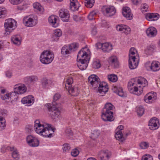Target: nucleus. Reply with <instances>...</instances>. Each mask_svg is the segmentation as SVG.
Masks as SVG:
<instances>
[{
	"label": "nucleus",
	"mask_w": 160,
	"mask_h": 160,
	"mask_svg": "<svg viewBox=\"0 0 160 160\" xmlns=\"http://www.w3.org/2000/svg\"><path fill=\"white\" fill-rule=\"evenodd\" d=\"M108 80L112 82H116L118 80L117 76L114 74H112L111 75H109L108 77Z\"/></svg>",
	"instance_id": "nucleus-43"
},
{
	"label": "nucleus",
	"mask_w": 160,
	"mask_h": 160,
	"mask_svg": "<svg viewBox=\"0 0 160 160\" xmlns=\"http://www.w3.org/2000/svg\"><path fill=\"white\" fill-rule=\"evenodd\" d=\"M84 49L88 50L87 48H82L80 51L77 55V65L81 70H85L87 67L90 57Z\"/></svg>",
	"instance_id": "nucleus-2"
},
{
	"label": "nucleus",
	"mask_w": 160,
	"mask_h": 160,
	"mask_svg": "<svg viewBox=\"0 0 160 160\" xmlns=\"http://www.w3.org/2000/svg\"><path fill=\"white\" fill-rule=\"evenodd\" d=\"M14 90L18 94H21L26 92L27 88L24 84L18 83L14 86Z\"/></svg>",
	"instance_id": "nucleus-11"
},
{
	"label": "nucleus",
	"mask_w": 160,
	"mask_h": 160,
	"mask_svg": "<svg viewBox=\"0 0 160 160\" xmlns=\"http://www.w3.org/2000/svg\"><path fill=\"white\" fill-rule=\"evenodd\" d=\"M140 146L141 148L145 149L148 146V144L146 142H142L140 144Z\"/></svg>",
	"instance_id": "nucleus-63"
},
{
	"label": "nucleus",
	"mask_w": 160,
	"mask_h": 160,
	"mask_svg": "<svg viewBox=\"0 0 160 160\" xmlns=\"http://www.w3.org/2000/svg\"><path fill=\"white\" fill-rule=\"evenodd\" d=\"M99 134V132L98 130H94L92 133L90 138L93 140H95L98 138Z\"/></svg>",
	"instance_id": "nucleus-42"
},
{
	"label": "nucleus",
	"mask_w": 160,
	"mask_h": 160,
	"mask_svg": "<svg viewBox=\"0 0 160 160\" xmlns=\"http://www.w3.org/2000/svg\"><path fill=\"white\" fill-rule=\"evenodd\" d=\"M60 17L62 20L64 22H68L69 20L70 15L69 11L66 9H61L59 12Z\"/></svg>",
	"instance_id": "nucleus-12"
},
{
	"label": "nucleus",
	"mask_w": 160,
	"mask_h": 160,
	"mask_svg": "<svg viewBox=\"0 0 160 160\" xmlns=\"http://www.w3.org/2000/svg\"><path fill=\"white\" fill-rule=\"evenodd\" d=\"M16 21L13 19L10 18L6 20L4 23V35L7 36L10 34L16 28Z\"/></svg>",
	"instance_id": "nucleus-4"
},
{
	"label": "nucleus",
	"mask_w": 160,
	"mask_h": 160,
	"mask_svg": "<svg viewBox=\"0 0 160 160\" xmlns=\"http://www.w3.org/2000/svg\"><path fill=\"white\" fill-rule=\"evenodd\" d=\"M12 157L15 159L16 160H18L19 159V154L16 150H14L12 153Z\"/></svg>",
	"instance_id": "nucleus-50"
},
{
	"label": "nucleus",
	"mask_w": 160,
	"mask_h": 160,
	"mask_svg": "<svg viewBox=\"0 0 160 160\" xmlns=\"http://www.w3.org/2000/svg\"><path fill=\"white\" fill-rule=\"evenodd\" d=\"M65 134L68 136L70 137L73 135L72 132L70 128H68L66 130Z\"/></svg>",
	"instance_id": "nucleus-54"
},
{
	"label": "nucleus",
	"mask_w": 160,
	"mask_h": 160,
	"mask_svg": "<svg viewBox=\"0 0 160 160\" xmlns=\"http://www.w3.org/2000/svg\"><path fill=\"white\" fill-rule=\"evenodd\" d=\"M112 49V45L110 43L106 42L103 43L102 50L104 52H108Z\"/></svg>",
	"instance_id": "nucleus-29"
},
{
	"label": "nucleus",
	"mask_w": 160,
	"mask_h": 160,
	"mask_svg": "<svg viewBox=\"0 0 160 160\" xmlns=\"http://www.w3.org/2000/svg\"><path fill=\"white\" fill-rule=\"evenodd\" d=\"M79 44L77 42L72 43L69 45H64L62 48L61 53L63 55L69 54L77 50Z\"/></svg>",
	"instance_id": "nucleus-5"
},
{
	"label": "nucleus",
	"mask_w": 160,
	"mask_h": 160,
	"mask_svg": "<svg viewBox=\"0 0 160 160\" xmlns=\"http://www.w3.org/2000/svg\"><path fill=\"white\" fill-rule=\"evenodd\" d=\"M50 104L48 103L47 107L48 108L49 114L53 119H56L58 118L60 114V111L56 107H51Z\"/></svg>",
	"instance_id": "nucleus-7"
},
{
	"label": "nucleus",
	"mask_w": 160,
	"mask_h": 160,
	"mask_svg": "<svg viewBox=\"0 0 160 160\" xmlns=\"http://www.w3.org/2000/svg\"><path fill=\"white\" fill-rule=\"evenodd\" d=\"M23 22L26 26L28 27H33L37 23V21L35 19H33L29 16L25 17L23 19Z\"/></svg>",
	"instance_id": "nucleus-9"
},
{
	"label": "nucleus",
	"mask_w": 160,
	"mask_h": 160,
	"mask_svg": "<svg viewBox=\"0 0 160 160\" xmlns=\"http://www.w3.org/2000/svg\"><path fill=\"white\" fill-rule=\"evenodd\" d=\"M147 35L149 37H153L157 34V29L154 27H151L148 28L146 31Z\"/></svg>",
	"instance_id": "nucleus-25"
},
{
	"label": "nucleus",
	"mask_w": 160,
	"mask_h": 160,
	"mask_svg": "<svg viewBox=\"0 0 160 160\" xmlns=\"http://www.w3.org/2000/svg\"><path fill=\"white\" fill-rule=\"evenodd\" d=\"M79 153V151L76 149H75L72 150L71 152V154L72 155L73 157L77 156Z\"/></svg>",
	"instance_id": "nucleus-53"
},
{
	"label": "nucleus",
	"mask_w": 160,
	"mask_h": 160,
	"mask_svg": "<svg viewBox=\"0 0 160 160\" xmlns=\"http://www.w3.org/2000/svg\"><path fill=\"white\" fill-rule=\"evenodd\" d=\"M33 126L31 125H27L26 126V131L29 133L33 131Z\"/></svg>",
	"instance_id": "nucleus-59"
},
{
	"label": "nucleus",
	"mask_w": 160,
	"mask_h": 160,
	"mask_svg": "<svg viewBox=\"0 0 160 160\" xmlns=\"http://www.w3.org/2000/svg\"><path fill=\"white\" fill-rule=\"evenodd\" d=\"M61 97V95L59 94L56 93L53 96V101L52 102V104L53 106H56L58 105V103L56 101L58 100Z\"/></svg>",
	"instance_id": "nucleus-38"
},
{
	"label": "nucleus",
	"mask_w": 160,
	"mask_h": 160,
	"mask_svg": "<svg viewBox=\"0 0 160 160\" xmlns=\"http://www.w3.org/2000/svg\"><path fill=\"white\" fill-rule=\"evenodd\" d=\"M42 84L43 87H45L48 84V80L46 78H43L42 80Z\"/></svg>",
	"instance_id": "nucleus-56"
},
{
	"label": "nucleus",
	"mask_w": 160,
	"mask_h": 160,
	"mask_svg": "<svg viewBox=\"0 0 160 160\" xmlns=\"http://www.w3.org/2000/svg\"><path fill=\"white\" fill-rule=\"evenodd\" d=\"M6 126L5 120L2 117H0V130H2L4 129Z\"/></svg>",
	"instance_id": "nucleus-40"
},
{
	"label": "nucleus",
	"mask_w": 160,
	"mask_h": 160,
	"mask_svg": "<svg viewBox=\"0 0 160 160\" xmlns=\"http://www.w3.org/2000/svg\"><path fill=\"white\" fill-rule=\"evenodd\" d=\"M58 17L54 15L50 16L48 19L50 24L53 27L56 28L58 26L59 23L58 21Z\"/></svg>",
	"instance_id": "nucleus-20"
},
{
	"label": "nucleus",
	"mask_w": 160,
	"mask_h": 160,
	"mask_svg": "<svg viewBox=\"0 0 160 160\" xmlns=\"http://www.w3.org/2000/svg\"><path fill=\"white\" fill-rule=\"evenodd\" d=\"M136 52V50L134 48H131L129 50V59L130 60H133L134 61V59H137L135 56V52Z\"/></svg>",
	"instance_id": "nucleus-33"
},
{
	"label": "nucleus",
	"mask_w": 160,
	"mask_h": 160,
	"mask_svg": "<svg viewBox=\"0 0 160 160\" xmlns=\"http://www.w3.org/2000/svg\"><path fill=\"white\" fill-rule=\"evenodd\" d=\"M73 19L76 22H79L81 20V17L78 15H74L73 16Z\"/></svg>",
	"instance_id": "nucleus-57"
},
{
	"label": "nucleus",
	"mask_w": 160,
	"mask_h": 160,
	"mask_svg": "<svg viewBox=\"0 0 160 160\" xmlns=\"http://www.w3.org/2000/svg\"><path fill=\"white\" fill-rule=\"evenodd\" d=\"M17 92H13L9 93L10 98L12 100H17L18 98V96L17 95Z\"/></svg>",
	"instance_id": "nucleus-44"
},
{
	"label": "nucleus",
	"mask_w": 160,
	"mask_h": 160,
	"mask_svg": "<svg viewBox=\"0 0 160 160\" xmlns=\"http://www.w3.org/2000/svg\"><path fill=\"white\" fill-rule=\"evenodd\" d=\"M28 143L32 147H37L39 145V140L35 137L31 135L28 136L26 138Z\"/></svg>",
	"instance_id": "nucleus-10"
},
{
	"label": "nucleus",
	"mask_w": 160,
	"mask_h": 160,
	"mask_svg": "<svg viewBox=\"0 0 160 160\" xmlns=\"http://www.w3.org/2000/svg\"><path fill=\"white\" fill-rule=\"evenodd\" d=\"M100 83V79H99V80L94 82H93L92 83H91V84L94 88H96L98 87V85H99Z\"/></svg>",
	"instance_id": "nucleus-58"
},
{
	"label": "nucleus",
	"mask_w": 160,
	"mask_h": 160,
	"mask_svg": "<svg viewBox=\"0 0 160 160\" xmlns=\"http://www.w3.org/2000/svg\"><path fill=\"white\" fill-rule=\"evenodd\" d=\"M59 37H58L56 35H54V34H52L51 37L52 41L53 42H57L58 40Z\"/></svg>",
	"instance_id": "nucleus-60"
},
{
	"label": "nucleus",
	"mask_w": 160,
	"mask_h": 160,
	"mask_svg": "<svg viewBox=\"0 0 160 160\" xmlns=\"http://www.w3.org/2000/svg\"><path fill=\"white\" fill-rule=\"evenodd\" d=\"M38 80V78L35 76H31L24 78V81L27 84H30L37 82Z\"/></svg>",
	"instance_id": "nucleus-22"
},
{
	"label": "nucleus",
	"mask_w": 160,
	"mask_h": 160,
	"mask_svg": "<svg viewBox=\"0 0 160 160\" xmlns=\"http://www.w3.org/2000/svg\"><path fill=\"white\" fill-rule=\"evenodd\" d=\"M23 0H9L10 3L13 5H18L21 3Z\"/></svg>",
	"instance_id": "nucleus-51"
},
{
	"label": "nucleus",
	"mask_w": 160,
	"mask_h": 160,
	"mask_svg": "<svg viewBox=\"0 0 160 160\" xmlns=\"http://www.w3.org/2000/svg\"><path fill=\"white\" fill-rule=\"evenodd\" d=\"M66 82L65 86L67 85V86H71V84L73 82V79L72 78L69 77L67 79Z\"/></svg>",
	"instance_id": "nucleus-55"
},
{
	"label": "nucleus",
	"mask_w": 160,
	"mask_h": 160,
	"mask_svg": "<svg viewBox=\"0 0 160 160\" xmlns=\"http://www.w3.org/2000/svg\"><path fill=\"white\" fill-rule=\"evenodd\" d=\"M71 149V147L68 143H65L63 145V149L64 152H68Z\"/></svg>",
	"instance_id": "nucleus-49"
},
{
	"label": "nucleus",
	"mask_w": 160,
	"mask_h": 160,
	"mask_svg": "<svg viewBox=\"0 0 160 160\" xmlns=\"http://www.w3.org/2000/svg\"><path fill=\"white\" fill-rule=\"evenodd\" d=\"M113 92L117 93L119 96L122 97H126L127 96V94L124 92L122 88H117L114 87L112 88Z\"/></svg>",
	"instance_id": "nucleus-24"
},
{
	"label": "nucleus",
	"mask_w": 160,
	"mask_h": 160,
	"mask_svg": "<svg viewBox=\"0 0 160 160\" xmlns=\"http://www.w3.org/2000/svg\"><path fill=\"white\" fill-rule=\"evenodd\" d=\"M155 46L153 45H151L148 46L145 51L146 54L149 55L151 54L155 49Z\"/></svg>",
	"instance_id": "nucleus-36"
},
{
	"label": "nucleus",
	"mask_w": 160,
	"mask_h": 160,
	"mask_svg": "<svg viewBox=\"0 0 160 160\" xmlns=\"http://www.w3.org/2000/svg\"><path fill=\"white\" fill-rule=\"evenodd\" d=\"M20 38V36L18 35L13 36L11 38V41L15 44L19 45L21 44Z\"/></svg>",
	"instance_id": "nucleus-31"
},
{
	"label": "nucleus",
	"mask_w": 160,
	"mask_h": 160,
	"mask_svg": "<svg viewBox=\"0 0 160 160\" xmlns=\"http://www.w3.org/2000/svg\"><path fill=\"white\" fill-rule=\"evenodd\" d=\"M33 7L35 9H37L39 11H43V7L41 5L40 3L38 2L33 3Z\"/></svg>",
	"instance_id": "nucleus-41"
},
{
	"label": "nucleus",
	"mask_w": 160,
	"mask_h": 160,
	"mask_svg": "<svg viewBox=\"0 0 160 160\" xmlns=\"http://www.w3.org/2000/svg\"><path fill=\"white\" fill-rule=\"evenodd\" d=\"M101 65L99 62H94L93 64V67L95 69H98L100 68Z\"/></svg>",
	"instance_id": "nucleus-61"
},
{
	"label": "nucleus",
	"mask_w": 160,
	"mask_h": 160,
	"mask_svg": "<svg viewBox=\"0 0 160 160\" xmlns=\"http://www.w3.org/2000/svg\"><path fill=\"white\" fill-rule=\"evenodd\" d=\"M122 13L123 16L128 19L131 20L132 18L133 15L129 8L127 7L123 8Z\"/></svg>",
	"instance_id": "nucleus-18"
},
{
	"label": "nucleus",
	"mask_w": 160,
	"mask_h": 160,
	"mask_svg": "<svg viewBox=\"0 0 160 160\" xmlns=\"http://www.w3.org/2000/svg\"><path fill=\"white\" fill-rule=\"evenodd\" d=\"M6 12L5 8L0 7V18H4L5 17Z\"/></svg>",
	"instance_id": "nucleus-45"
},
{
	"label": "nucleus",
	"mask_w": 160,
	"mask_h": 160,
	"mask_svg": "<svg viewBox=\"0 0 160 160\" xmlns=\"http://www.w3.org/2000/svg\"><path fill=\"white\" fill-rule=\"evenodd\" d=\"M158 120L156 118H151L149 121L148 126L149 128L152 130L157 129L159 127Z\"/></svg>",
	"instance_id": "nucleus-13"
},
{
	"label": "nucleus",
	"mask_w": 160,
	"mask_h": 160,
	"mask_svg": "<svg viewBox=\"0 0 160 160\" xmlns=\"http://www.w3.org/2000/svg\"><path fill=\"white\" fill-rule=\"evenodd\" d=\"M134 61L133 60L129 59V67L131 69H133L136 68L138 66V59H134Z\"/></svg>",
	"instance_id": "nucleus-27"
},
{
	"label": "nucleus",
	"mask_w": 160,
	"mask_h": 160,
	"mask_svg": "<svg viewBox=\"0 0 160 160\" xmlns=\"http://www.w3.org/2000/svg\"><path fill=\"white\" fill-rule=\"evenodd\" d=\"M54 35L58 36V37H60L62 35V32L60 29H57L54 31L53 33Z\"/></svg>",
	"instance_id": "nucleus-47"
},
{
	"label": "nucleus",
	"mask_w": 160,
	"mask_h": 160,
	"mask_svg": "<svg viewBox=\"0 0 160 160\" xmlns=\"http://www.w3.org/2000/svg\"><path fill=\"white\" fill-rule=\"evenodd\" d=\"M34 101V98L32 95H29L23 98L21 102L23 104H26L28 106H29L30 104L33 103Z\"/></svg>",
	"instance_id": "nucleus-21"
},
{
	"label": "nucleus",
	"mask_w": 160,
	"mask_h": 160,
	"mask_svg": "<svg viewBox=\"0 0 160 160\" xmlns=\"http://www.w3.org/2000/svg\"><path fill=\"white\" fill-rule=\"evenodd\" d=\"M116 28L117 31L124 32L126 35L129 33L131 31V29L128 27L122 24L117 25Z\"/></svg>",
	"instance_id": "nucleus-19"
},
{
	"label": "nucleus",
	"mask_w": 160,
	"mask_h": 160,
	"mask_svg": "<svg viewBox=\"0 0 160 160\" xmlns=\"http://www.w3.org/2000/svg\"><path fill=\"white\" fill-rule=\"evenodd\" d=\"M65 88L68 92L70 94L73 96H76L79 94V90L77 85L73 87L72 86H65Z\"/></svg>",
	"instance_id": "nucleus-15"
},
{
	"label": "nucleus",
	"mask_w": 160,
	"mask_h": 160,
	"mask_svg": "<svg viewBox=\"0 0 160 160\" xmlns=\"http://www.w3.org/2000/svg\"><path fill=\"white\" fill-rule=\"evenodd\" d=\"M0 97L3 100L8 99L10 98L9 93H6L5 95H4L3 96L1 95Z\"/></svg>",
	"instance_id": "nucleus-62"
},
{
	"label": "nucleus",
	"mask_w": 160,
	"mask_h": 160,
	"mask_svg": "<svg viewBox=\"0 0 160 160\" xmlns=\"http://www.w3.org/2000/svg\"><path fill=\"white\" fill-rule=\"evenodd\" d=\"M144 110L142 106H140L137 109L138 114L140 116H142L144 113Z\"/></svg>",
	"instance_id": "nucleus-46"
},
{
	"label": "nucleus",
	"mask_w": 160,
	"mask_h": 160,
	"mask_svg": "<svg viewBox=\"0 0 160 160\" xmlns=\"http://www.w3.org/2000/svg\"><path fill=\"white\" fill-rule=\"evenodd\" d=\"M150 68L153 72L158 71L160 69V63L158 62L153 61L150 65Z\"/></svg>",
	"instance_id": "nucleus-26"
},
{
	"label": "nucleus",
	"mask_w": 160,
	"mask_h": 160,
	"mask_svg": "<svg viewBox=\"0 0 160 160\" xmlns=\"http://www.w3.org/2000/svg\"><path fill=\"white\" fill-rule=\"evenodd\" d=\"M55 128H53L51 127V125L49 124H47V126L45 127L44 130L41 135H43L45 137L51 138L53 136V134L50 133L49 131L51 130L53 132Z\"/></svg>",
	"instance_id": "nucleus-14"
},
{
	"label": "nucleus",
	"mask_w": 160,
	"mask_h": 160,
	"mask_svg": "<svg viewBox=\"0 0 160 160\" xmlns=\"http://www.w3.org/2000/svg\"><path fill=\"white\" fill-rule=\"evenodd\" d=\"M108 61L110 63L114 65L115 68H117L118 66V62L115 56H112L109 58Z\"/></svg>",
	"instance_id": "nucleus-30"
},
{
	"label": "nucleus",
	"mask_w": 160,
	"mask_h": 160,
	"mask_svg": "<svg viewBox=\"0 0 160 160\" xmlns=\"http://www.w3.org/2000/svg\"><path fill=\"white\" fill-rule=\"evenodd\" d=\"M114 108L113 105L110 102L107 103L103 109L102 118L104 121L112 122L114 120L112 110Z\"/></svg>",
	"instance_id": "nucleus-3"
},
{
	"label": "nucleus",
	"mask_w": 160,
	"mask_h": 160,
	"mask_svg": "<svg viewBox=\"0 0 160 160\" xmlns=\"http://www.w3.org/2000/svg\"><path fill=\"white\" fill-rule=\"evenodd\" d=\"M96 12L94 11L91 12L88 16V18L90 20H92L94 19V16L96 15Z\"/></svg>",
	"instance_id": "nucleus-48"
},
{
	"label": "nucleus",
	"mask_w": 160,
	"mask_h": 160,
	"mask_svg": "<svg viewBox=\"0 0 160 160\" xmlns=\"http://www.w3.org/2000/svg\"><path fill=\"white\" fill-rule=\"evenodd\" d=\"M99 79L97 76L95 75H92L88 77V81L90 83H92L94 82L99 80Z\"/></svg>",
	"instance_id": "nucleus-39"
},
{
	"label": "nucleus",
	"mask_w": 160,
	"mask_h": 160,
	"mask_svg": "<svg viewBox=\"0 0 160 160\" xmlns=\"http://www.w3.org/2000/svg\"><path fill=\"white\" fill-rule=\"evenodd\" d=\"M34 129L36 132L39 134H41L42 132H44L45 127L43 125H41L38 126L34 127Z\"/></svg>",
	"instance_id": "nucleus-34"
},
{
	"label": "nucleus",
	"mask_w": 160,
	"mask_h": 160,
	"mask_svg": "<svg viewBox=\"0 0 160 160\" xmlns=\"http://www.w3.org/2000/svg\"><path fill=\"white\" fill-rule=\"evenodd\" d=\"M159 17V15L157 13H151L146 15V18L148 21H152L158 20Z\"/></svg>",
	"instance_id": "nucleus-23"
},
{
	"label": "nucleus",
	"mask_w": 160,
	"mask_h": 160,
	"mask_svg": "<svg viewBox=\"0 0 160 160\" xmlns=\"http://www.w3.org/2000/svg\"><path fill=\"white\" fill-rule=\"evenodd\" d=\"M108 91V86L105 82L100 83L98 88V92L101 94V96H103L106 92Z\"/></svg>",
	"instance_id": "nucleus-17"
},
{
	"label": "nucleus",
	"mask_w": 160,
	"mask_h": 160,
	"mask_svg": "<svg viewBox=\"0 0 160 160\" xmlns=\"http://www.w3.org/2000/svg\"><path fill=\"white\" fill-rule=\"evenodd\" d=\"M148 8V5L146 3L143 4L141 6V9L142 11H147Z\"/></svg>",
	"instance_id": "nucleus-52"
},
{
	"label": "nucleus",
	"mask_w": 160,
	"mask_h": 160,
	"mask_svg": "<svg viewBox=\"0 0 160 160\" xmlns=\"http://www.w3.org/2000/svg\"><path fill=\"white\" fill-rule=\"evenodd\" d=\"M150 93L147 94L144 97V100L147 103H152V101L156 98V97L154 95L152 94L151 95H150Z\"/></svg>",
	"instance_id": "nucleus-28"
},
{
	"label": "nucleus",
	"mask_w": 160,
	"mask_h": 160,
	"mask_svg": "<svg viewBox=\"0 0 160 160\" xmlns=\"http://www.w3.org/2000/svg\"><path fill=\"white\" fill-rule=\"evenodd\" d=\"M54 56L50 51H45L41 55L40 60L43 64H47L51 63L53 60Z\"/></svg>",
	"instance_id": "nucleus-6"
},
{
	"label": "nucleus",
	"mask_w": 160,
	"mask_h": 160,
	"mask_svg": "<svg viewBox=\"0 0 160 160\" xmlns=\"http://www.w3.org/2000/svg\"><path fill=\"white\" fill-rule=\"evenodd\" d=\"M115 137L117 139L120 140L121 141H123L125 140L124 135H123L122 132L121 131H117L116 133Z\"/></svg>",
	"instance_id": "nucleus-32"
},
{
	"label": "nucleus",
	"mask_w": 160,
	"mask_h": 160,
	"mask_svg": "<svg viewBox=\"0 0 160 160\" xmlns=\"http://www.w3.org/2000/svg\"><path fill=\"white\" fill-rule=\"evenodd\" d=\"M102 11L103 13L108 17L112 16L116 13L115 9L113 6L104 7Z\"/></svg>",
	"instance_id": "nucleus-8"
},
{
	"label": "nucleus",
	"mask_w": 160,
	"mask_h": 160,
	"mask_svg": "<svg viewBox=\"0 0 160 160\" xmlns=\"http://www.w3.org/2000/svg\"><path fill=\"white\" fill-rule=\"evenodd\" d=\"M135 83H137L139 84L143 85V86L144 87L148 84V82L145 78L140 77L132 79L128 82V88L130 92L139 96L142 92L143 91L141 89V86H139L138 88L134 85Z\"/></svg>",
	"instance_id": "nucleus-1"
},
{
	"label": "nucleus",
	"mask_w": 160,
	"mask_h": 160,
	"mask_svg": "<svg viewBox=\"0 0 160 160\" xmlns=\"http://www.w3.org/2000/svg\"><path fill=\"white\" fill-rule=\"evenodd\" d=\"M5 75L6 77L8 78H10L12 76V73L10 71H7L5 72Z\"/></svg>",
	"instance_id": "nucleus-64"
},
{
	"label": "nucleus",
	"mask_w": 160,
	"mask_h": 160,
	"mask_svg": "<svg viewBox=\"0 0 160 160\" xmlns=\"http://www.w3.org/2000/svg\"><path fill=\"white\" fill-rule=\"evenodd\" d=\"M85 0L86 1L85 5L87 8H92L95 3L94 0Z\"/></svg>",
	"instance_id": "nucleus-37"
},
{
	"label": "nucleus",
	"mask_w": 160,
	"mask_h": 160,
	"mask_svg": "<svg viewBox=\"0 0 160 160\" xmlns=\"http://www.w3.org/2000/svg\"><path fill=\"white\" fill-rule=\"evenodd\" d=\"M111 155V152L105 150L101 151L98 153V157L101 160H108Z\"/></svg>",
	"instance_id": "nucleus-16"
},
{
	"label": "nucleus",
	"mask_w": 160,
	"mask_h": 160,
	"mask_svg": "<svg viewBox=\"0 0 160 160\" xmlns=\"http://www.w3.org/2000/svg\"><path fill=\"white\" fill-rule=\"evenodd\" d=\"M80 6V5L79 2H76L75 3L74 5H70V8L72 11H74L78 10Z\"/></svg>",
	"instance_id": "nucleus-35"
}]
</instances>
